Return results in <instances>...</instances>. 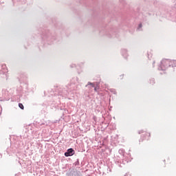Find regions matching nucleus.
Listing matches in <instances>:
<instances>
[{
  "label": "nucleus",
  "instance_id": "nucleus-1",
  "mask_svg": "<svg viewBox=\"0 0 176 176\" xmlns=\"http://www.w3.org/2000/svg\"><path fill=\"white\" fill-rule=\"evenodd\" d=\"M75 155V151L73 148H69L66 153H65V156L68 157V156H73Z\"/></svg>",
  "mask_w": 176,
  "mask_h": 176
},
{
  "label": "nucleus",
  "instance_id": "nucleus-2",
  "mask_svg": "<svg viewBox=\"0 0 176 176\" xmlns=\"http://www.w3.org/2000/svg\"><path fill=\"white\" fill-rule=\"evenodd\" d=\"M19 108H21V109H24V105H23V104L19 103Z\"/></svg>",
  "mask_w": 176,
  "mask_h": 176
},
{
  "label": "nucleus",
  "instance_id": "nucleus-3",
  "mask_svg": "<svg viewBox=\"0 0 176 176\" xmlns=\"http://www.w3.org/2000/svg\"><path fill=\"white\" fill-rule=\"evenodd\" d=\"M88 85H91V86H92L93 87H94V84L91 83V82H88Z\"/></svg>",
  "mask_w": 176,
  "mask_h": 176
},
{
  "label": "nucleus",
  "instance_id": "nucleus-4",
  "mask_svg": "<svg viewBox=\"0 0 176 176\" xmlns=\"http://www.w3.org/2000/svg\"><path fill=\"white\" fill-rule=\"evenodd\" d=\"M139 28H142V23H140V24L139 25Z\"/></svg>",
  "mask_w": 176,
  "mask_h": 176
},
{
  "label": "nucleus",
  "instance_id": "nucleus-5",
  "mask_svg": "<svg viewBox=\"0 0 176 176\" xmlns=\"http://www.w3.org/2000/svg\"><path fill=\"white\" fill-rule=\"evenodd\" d=\"M149 137L151 136V133H148Z\"/></svg>",
  "mask_w": 176,
  "mask_h": 176
},
{
  "label": "nucleus",
  "instance_id": "nucleus-6",
  "mask_svg": "<svg viewBox=\"0 0 176 176\" xmlns=\"http://www.w3.org/2000/svg\"><path fill=\"white\" fill-rule=\"evenodd\" d=\"M175 64H176V60L175 61Z\"/></svg>",
  "mask_w": 176,
  "mask_h": 176
}]
</instances>
